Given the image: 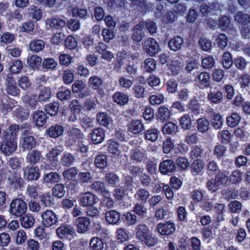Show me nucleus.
Here are the masks:
<instances>
[{
  "label": "nucleus",
  "instance_id": "1",
  "mask_svg": "<svg viewBox=\"0 0 250 250\" xmlns=\"http://www.w3.org/2000/svg\"><path fill=\"white\" fill-rule=\"evenodd\" d=\"M26 209V204L21 199L13 200L10 204V212L14 215L21 216L25 213Z\"/></svg>",
  "mask_w": 250,
  "mask_h": 250
},
{
  "label": "nucleus",
  "instance_id": "2",
  "mask_svg": "<svg viewBox=\"0 0 250 250\" xmlns=\"http://www.w3.org/2000/svg\"><path fill=\"white\" fill-rule=\"evenodd\" d=\"M17 148V143L14 138H11V135L6 134L4 141L0 146V151L6 155H9L14 152Z\"/></svg>",
  "mask_w": 250,
  "mask_h": 250
},
{
  "label": "nucleus",
  "instance_id": "3",
  "mask_svg": "<svg viewBox=\"0 0 250 250\" xmlns=\"http://www.w3.org/2000/svg\"><path fill=\"white\" fill-rule=\"evenodd\" d=\"M42 224L45 227H50L55 224L58 219L56 215L50 210H47L42 214Z\"/></svg>",
  "mask_w": 250,
  "mask_h": 250
},
{
  "label": "nucleus",
  "instance_id": "4",
  "mask_svg": "<svg viewBox=\"0 0 250 250\" xmlns=\"http://www.w3.org/2000/svg\"><path fill=\"white\" fill-rule=\"evenodd\" d=\"M143 47L145 51L151 56L157 53L159 49L158 43L151 38L145 41Z\"/></svg>",
  "mask_w": 250,
  "mask_h": 250
},
{
  "label": "nucleus",
  "instance_id": "5",
  "mask_svg": "<svg viewBox=\"0 0 250 250\" xmlns=\"http://www.w3.org/2000/svg\"><path fill=\"white\" fill-rule=\"evenodd\" d=\"M142 233L143 237L142 241L144 242L146 245L148 247H153L157 243V239L152 237L151 233L146 226H142Z\"/></svg>",
  "mask_w": 250,
  "mask_h": 250
},
{
  "label": "nucleus",
  "instance_id": "6",
  "mask_svg": "<svg viewBox=\"0 0 250 250\" xmlns=\"http://www.w3.org/2000/svg\"><path fill=\"white\" fill-rule=\"evenodd\" d=\"M157 229L159 233L166 235L171 234L175 230L174 224L169 222L159 224Z\"/></svg>",
  "mask_w": 250,
  "mask_h": 250
},
{
  "label": "nucleus",
  "instance_id": "7",
  "mask_svg": "<svg viewBox=\"0 0 250 250\" xmlns=\"http://www.w3.org/2000/svg\"><path fill=\"white\" fill-rule=\"evenodd\" d=\"M33 121L35 125L38 127L43 126L46 122V115L42 111L38 110L32 115Z\"/></svg>",
  "mask_w": 250,
  "mask_h": 250
},
{
  "label": "nucleus",
  "instance_id": "8",
  "mask_svg": "<svg viewBox=\"0 0 250 250\" xmlns=\"http://www.w3.org/2000/svg\"><path fill=\"white\" fill-rule=\"evenodd\" d=\"M56 233L60 238L68 237L69 236H73L75 234L74 229L70 226H62L56 229Z\"/></svg>",
  "mask_w": 250,
  "mask_h": 250
},
{
  "label": "nucleus",
  "instance_id": "9",
  "mask_svg": "<svg viewBox=\"0 0 250 250\" xmlns=\"http://www.w3.org/2000/svg\"><path fill=\"white\" fill-rule=\"evenodd\" d=\"M7 86L6 91L8 94L13 96H17L20 93V90L16 85V83L11 77H8L6 79Z\"/></svg>",
  "mask_w": 250,
  "mask_h": 250
},
{
  "label": "nucleus",
  "instance_id": "10",
  "mask_svg": "<svg viewBox=\"0 0 250 250\" xmlns=\"http://www.w3.org/2000/svg\"><path fill=\"white\" fill-rule=\"evenodd\" d=\"M175 169V164L173 162L170 160L164 161L160 164V171L163 174H167L168 173L172 172Z\"/></svg>",
  "mask_w": 250,
  "mask_h": 250
},
{
  "label": "nucleus",
  "instance_id": "11",
  "mask_svg": "<svg viewBox=\"0 0 250 250\" xmlns=\"http://www.w3.org/2000/svg\"><path fill=\"white\" fill-rule=\"evenodd\" d=\"M95 202V195L89 192L82 194L80 199V203L83 206H91Z\"/></svg>",
  "mask_w": 250,
  "mask_h": 250
},
{
  "label": "nucleus",
  "instance_id": "12",
  "mask_svg": "<svg viewBox=\"0 0 250 250\" xmlns=\"http://www.w3.org/2000/svg\"><path fill=\"white\" fill-rule=\"evenodd\" d=\"M24 176L28 180H37L40 176L39 169L35 167H27L24 170Z\"/></svg>",
  "mask_w": 250,
  "mask_h": 250
},
{
  "label": "nucleus",
  "instance_id": "13",
  "mask_svg": "<svg viewBox=\"0 0 250 250\" xmlns=\"http://www.w3.org/2000/svg\"><path fill=\"white\" fill-rule=\"evenodd\" d=\"M104 138V130L97 128L93 130L91 134V140L93 143L97 144L102 142Z\"/></svg>",
  "mask_w": 250,
  "mask_h": 250
},
{
  "label": "nucleus",
  "instance_id": "14",
  "mask_svg": "<svg viewBox=\"0 0 250 250\" xmlns=\"http://www.w3.org/2000/svg\"><path fill=\"white\" fill-rule=\"evenodd\" d=\"M183 42V38L177 36L169 40L168 46L170 50L176 51L181 49Z\"/></svg>",
  "mask_w": 250,
  "mask_h": 250
},
{
  "label": "nucleus",
  "instance_id": "15",
  "mask_svg": "<svg viewBox=\"0 0 250 250\" xmlns=\"http://www.w3.org/2000/svg\"><path fill=\"white\" fill-rule=\"evenodd\" d=\"M105 217L108 224H116L120 220V215L117 211L111 210L106 212Z\"/></svg>",
  "mask_w": 250,
  "mask_h": 250
},
{
  "label": "nucleus",
  "instance_id": "16",
  "mask_svg": "<svg viewBox=\"0 0 250 250\" xmlns=\"http://www.w3.org/2000/svg\"><path fill=\"white\" fill-rule=\"evenodd\" d=\"M22 147L24 150L31 149L35 147L36 142L31 136H24L22 139Z\"/></svg>",
  "mask_w": 250,
  "mask_h": 250
},
{
  "label": "nucleus",
  "instance_id": "17",
  "mask_svg": "<svg viewBox=\"0 0 250 250\" xmlns=\"http://www.w3.org/2000/svg\"><path fill=\"white\" fill-rule=\"evenodd\" d=\"M20 220L21 226L27 229L31 228L35 223L34 217L30 214H24Z\"/></svg>",
  "mask_w": 250,
  "mask_h": 250
},
{
  "label": "nucleus",
  "instance_id": "18",
  "mask_svg": "<svg viewBox=\"0 0 250 250\" xmlns=\"http://www.w3.org/2000/svg\"><path fill=\"white\" fill-rule=\"evenodd\" d=\"M78 232L79 233L85 232L88 229L90 224L89 219L86 217H79L77 219Z\"/></svg>",
  "mask_w": 250,
  "mask_h": 250
},
{
  "label": "nucleus",
  "instance_id": "19",
  "mask_svg": "<svg viewBox=\"0 0 250 250\" xmlns=\"http://www.w3.org/2000/svg\"><path fill=\"white\" fill-rule=\"evenodd\" d=\"M28 14L32 19L36 21L41 20L42 17V10L34 5H32L28 8Z\"/></svg>",
  "mask_w": 250,
  "mask_h": 250
},
{
  "label": "nucleus",
  "instance_id": "20",
  "mask_svg": "<svg viewBox=\"0 0 250 250\" xmlns=\"http://www.w3.org/2000/svg\"><path fill=\"white\" fill-rule=\"evenodd\" d=\"M46 24L51 28L60 29L65 26V22L59 19L52 18L47 20Z\"/></svg>",
  "mask_w": 250,
  "mask_h": 250
},
{
  "label": "nucleus",
  "instance_id": "21",
  "mask_svg": "<svg viewBox=\"0 0 250 250\" xmlns=\"http://www.w3.org/2000/svg\"><path fill=\"white\" fill-rule=\"evenodd\" d=\"M63 132V127L60 125L51 126L47 131L49 136L52 138H57L60 136Z\"/></svg>",
  "mask_w": 250,
  "mask_h": 250
},
{
  "label": "nucleus",
  "instance_id": "22",
  "mask_svg": "<svg viewBox=\"0 0 250 250\" xmlns=\"http://www.w3.org/2000/svg\"><path fill=\"white\" fill-rule=\"evenodd\" d=\"M8 180L9 184L15 188L20 187L23 183L22 178L16 173L12 174L9 177Z\"/></svg>",
  "mask_w": 250,
  "mask_h": 250
},
{
  "label": "nucleus",
  "instance_id": "23",
  "mask_svg": "<svg viewBox=\"0 0 250 250\" xmlns=\"http://www.w3.org/2000/svg\"><path fill=\"white\" fill-rule=\"evenodd\" d=\"M201 85L205 87H208L210 84V76L207 72L201 73L196 80Z\"/></svg>",
  "mask_w": 250,
  "mask_h": 250
},
{
  "label": "nucleus",
  "instance_id": "24",
  "mask_svg": "<svg viewBox=\"0 0 250 250\" xmlns=\"http://www.w3.org/2000/svg\"><path fill=\"white\" fill-rule=\"evenodd\" d=\"M91 188L96 191L101 192L104 196L106 197L109 195L108 192L105 189L104 184L102 182H95L91 185Z\"/></svg>",
  "mask_w": 250,
  "mask_h": 250
},
{
  "label": "nucleus",
  "instance_id": "25",
  "mask_svg": "<svg viewBox=\"0 0 250 250\" xmlns=\"http://www.w3.org/2000/svg\"><path fill=\"white\" fill-rule=\"evenodd\" d=\"M177 130V125L172 122H168L165 124L162 127V132L164 134H174L176 133Z\"/></svg>",
  "mask_w": 250,
  "mask_h": 250
},
{
  "label": "nucleus",
  "instance_id": "26",
  "mask_svg": "<svg viewBox=\"0 0 250 250\" xmlns=\"http://www.w3.org/2000/svg\"><path fill=\"white\" fill-rule=\"evenodd\" d=\"M44 45L45 43L42 40H36L30 42L29 47L32 51L38 52L44 48Z\"/></svg>",
  "mask_w": 250,
  "mask_h": 250
},
{
  "label": "nucleus",
  "instance_id": "27",
  "mask_svg": "<svg viewBox=\"0 0 250 250\" xmlns=\"http://www.w3.org/2000/svg\"><path fill=\"white\" fill-rule=\"evenodd\" d=\"M98 122L102 125L106 126L111 122V119L106 113H99L97 115Z\"/></svg>",
  "mask_w": 250,
  "mask_h": 250
},
{
  "label": "nucleus",
  "instance_id": "28",
  "mask_svg": "<svg viewBox=\"0 0 250 250\" xmlns=\"http://www.w3.org/2000/svg\"><path fill=\"white\" fill-rule=\"evenodd\" d=\"M114 101L117 104L124 105L128 101V97L123 93L116 92L113 96Z\"/></svg>",
  "mask_w": 250,
  "mask_h": 250
},
{
  "label": "nucleus",
  "instance_id": "29",
  "mask_svg": "<svg viewBox=\"0 0 250 250\" xmlns=\"http://www.w3.org/2000/svg\"><path fill=\"white\" fill-rule=\"evenodd\" d=\"M204 167L203 161L200 159L195 160L192 163L191 168L192 172L199 174L201 173Z\"/></svg>",
  "mask_w": 250,
  "mask_h": 250
},
{
  "label": "nucleus",
  "instance_id": "30",
  "mask_svg": "<svg viewBox=\"0 0 250 250\" xmlns=\"http://www.w3.org/2000/svg\"><path fill=\"white\" fill-rule=\"evenodd\" d=\"M234 20L238 22L247 24L250 22V16L242 12H238L235 14Z\"/></svg>",
  "mask_w": 250,
  "mask_h": 250
},
{
  "label": "nucleus",
  "instance_id": "31",
  "mask_svg": "<svg viewBox=\"0 0 250 250\" xmlns=\"http://www.w3.org/2000/svg\"><path fill=\"white\" fill-rule=\"evenodd\" d=\"M41 157V153L37 150H33L29 152L27 159L28 161L31 164H36L40 159Z\"/></svg>",
  "mask_w": 250,
  "mask_h": 250
},
{
  "label": "nucleus",
  "instance_id": "32",
  "mask_svg": "<svg viewBox=\"0 0 250 250\" xmlns=\"http://www.w3.org/2000/svg\"><path fill=\"white\" fill-rule=\"evenodd\" d=\"M96 166L99 168H104L107 166V159L106 156L103 154L98 155L95 159Z\"/></svg>",
  "mask_w": 250,
  "mask_h": 250
},
{
  "label": "nucleus",
  "instance_id": "33",
  "mask_svg": "<svg viewBox=\"0 0 250 250\" xmlns=\"http://www.w3.org/2000/svg\"><path fill=\"white\" fill-rule=\"evenodd\" d=\"M52 191L54 196L61 198L64 195L65 193L64 186L61 184H57L53 188Z\"/></svg>",
  "mask_w": 250,
  "mask_h": 250
},
{
  "label": "nucleus",
  "instance_id": "34",
  "mask_svg": "<svg viewBox=\"0 0 250 250\" xmlns=\"http://www.w3.org/2000/svg\"><path fill=\"white\" fill-rule=\"evenodd\" d=\"M158 130L156 128L147 130L145 133V138L146 140L155 142L158 137Z\"/></svg>",
  "mask_w": 250,
  "mask_h": 250
},
{
  "label": "nucleus",
  "instance_id": "35",
  "mask_svg": "<svg viewBox=\"0 0 250 250\" xmlns=\"http://www.w3.org/2000/svg\"><path fill=\"white\" fill-rule=\"evenodd\" d=\"M222 63L226 69L229 68L233 63L231 54L228 52H225L222 56Z\"/></svg>",
  "mask_w": 250,
  "mask_h": 250
},
{
  "label": "nucleus",
  "instance_id": "36",
  "mask_svg": "<svg viewBox=\"0 0 250 250\" xmlns=\"http://www.w3.org/2000/svg\"><path fill=\"white\" fill-rule=\"evenodd\" d=\"M240 119V116L237 113H233L227 118V124L229 126L233 127L238 124Z\"/></svg>",
  "mask_w": 250,
  "mask_h": 250
},
{
  "label": "nucleus",
  "instance_id": "37",
  "mask_svg": "<svg viewBox=\"0 0 250 250\" xmlns=\"http://www.w3.org/2000/svg\"><path fill=\"white\" fill-rule=\"evenodd\" d=\"M90 246L92 250H102L104 248L103 241L97 237H94L91 239Z\"/></svg>",
  "mask_w": 250,
  "mask_h": 250
},
{
  "label": "nucleus",
  "instance_id": "38",
  "mask_svg": "<svg viewBox=\"0 0 250 250\" xmlns=\"http://www.w3.org/2000/svg\"><path fill=\"white\" fill-rule=\"evenodd\" d=\"M22 100L31 107H35L37 104L36 96L31 94H26L22 97Z\"/></svg>",
  "mask_w": 250,
  "mask_h": 250
},
{
  "label": "nucleus",
  "instance_id": "39",
  "mask_svg": "<svg viewBox=\"0 0 250 250\" xmlns=\"http://www.w3.org/2000/svg\"><path fill=\"white\" fill-rule=\"evenodd\" d=\"M59 104L57 102L50 103L45 106V111L51 116L55 115L59 110Z\"/></svg>",
  "mask_w": 250,
  "mask_h": 250
},
{
  "label": "nucleus",
  "instance_id": "40",
  "mask_svg": "<svg viewBox=\"0 0 250 250\" xmlns=\"http://www.w3.org/2000/svg\"><path fill=\"white\" fill-rule=\"evenodd\" d=\"M42 59L41 57L34 55L31 56L28 59V64L33 68H35L40 66L41 64Z\"/></svg>",
  "mask_w": 250,
  "mask_h": 250
},
{
  "label": "nucleus",
  "instance_id": "41",
  "mask_svg": "<svg viewBox=\"0 0 250 250\" xmlns=\"http://www.w3.org/2000/svg\"><path fill=\"white\" fill-rule=\"evenodd\" d=\"M209 122L205 119L201 118L197 120V129L202 133L206 132L208 129Z\"/></svg>",
  "mask_w": 250,
  "mask_h": 250
},
{
  "label": "nucleus",
  "instance_id": "42",
  "mask_svg": "<svg viewBox=\"0 0 250 250\" xmlns=\"http://www.w3.org/2000/svg\"><path fill=\"white\" fill-rule=\"evenodd\" d=\"M60 177L56 172H50L46 174L44 178V182L47 183H57L60 181Z\"/></svg>",
  "mask_w": 250,
  "mask_h": 250
},
{
  "label": "nucleus",
  "instance_id": "43",
  "mask_svg": "<svg viewBox=\"0 0 250 250\" xmlns=\"http://www.w3.org/2000/svg\"><path fill=\"white\" fill-rule=\"evenodd\" d=\"M170 111L167 107L161 106L158 109V118L162 121H167L170 116Z\"/></svg>",
  "mask_w": 250,
  "mask_h": 250
},
{
  "label": "nucleus",
  "instance_id": "44",
  "mask_svg": "<svg viewBox=\"0 0 250 250\" xmlns=\"http://www.w3.org/2000/svg\"><path fill=\"white\" fill-rule=\"evenodd\" d=\"M183 66V63L182 62L175 60L172 61L170 64V69L174 74H176L179 73Z\"/></svg>",
  "mask_w": 250,
  "mask_h": 250
},
{
  "label": "nucleus",
  "instance_id": "45",
  "mask_svg": "<svg viewBox=\"0 0 250 250\" xmlns=\"http://www.w3.org/2000/svg\"><path fill=\"white\" fill-rule=\"evenodd\" d=\"M51 93V92L49 87H44L41 89L38 98L40 101H45L50 97Z\"/></svg>",
  "mask_w": 250,
  "mask_h": 250
},
{
  "label": "nucleus",
  "instance_id": "46",
  "mask_svg": "<svg viewBox=\"0 0 250 250\" xmlns=\"http://www.w3.org/2000/svg\"><path fill=\"white\" fill-rule=\"evenodd\" d=\"M20 87L24 90L28 89L31 85V83L28 78L25 76H21L18 81Z\"/></svg>",
  "mask_w": 250,
  "mask_h": 250
},
{
  "label": "nucleus",
  "instance_id": "47",
  "mask_svg": "<svg viewBox=\"0 0 250 250\" xmlns=\"http://www.w3.org/2000/svg\"><path fill=\"white\" fill-rule=\"evenodd\" d=\"M62 77L63 82L66 84H70L74 78L73 72L69 69L63 71Z\"/></svg>",
  "mask_w": 250,
  "mask_h": 250
},
{
  "label": "nucleus",
  "instance_id": "48",
  "mask_svg": "<svg viewBox=\"0 0 250 250\" xmlns=\"http://www.w3.org/2000/svg\"><path fill=\"white\" fill-rule=\"evenodd\" d=\"M228 172L227 171H219L216 176V180L218 184H226L228 181Z\"/></svg>",
  "mask_w": 250,
  "mask_h": 250
},
{
  "label": "nucleus",
  "instance_id": "49",
  "mask_svg": "<svg viewBox=\"0 0 250 250\" xmlns=\"http://www.w3.org/2000/svg\"><path fill=\"white\" fill-rule=\"evenodd\" d=\"M102 83V79L96 76L91 77L89 79V84L93 89H98Z\"/></svg>",
  "mask_w": 250,
  "mask_h": 250
},
{
  "label": "nucleus",
  "instance_id": "50",
  "mask_svg": "<svg viewBox=\"0 0 250 250\" xmlns=\"http://www.w3.org/2000/svg\"><path fill=\"white\" fill-rule=\"evenodd\" d=\"M198 43L202 50L205 51L209 50L212 47L211 42L205 38H201L198 41Z\"/></svg>",
  "mask_w": 250,
  "mask_h": 250
},
{
  "label": "nucleus",
  "instance_id": "51",
  "mask_svg": "<svg viewBox=\"0 0 250 250\" xmlns=\"http://www.w3.org/2000/svg\"><path fill=\"white\" fill-rule=\"evenodd\" d=\"M210 122L211 125L215 129H220L223 125L222 117L219 114L215 115Z\"/></svg>",
  "mask_w": 250,
  "mask_h": 250
},
{
  "label": "nucleus",
  "instance_id": "52",
  "mask_svg": "<svg viewBox=\"0 0 250 250\" xmlns=\"http://www.w3.org/2000/svg\"><path fill=\"white\" fill-rule=\"evenodd\" d=\"M209 100L213 103L220 102L222 99V94L221 92H211L208 95Z\"/></svg>",
  "mask_w": 250,
  "mask_h": 250
},
{
  "label": "nucleus",
  "instance_id": "53",
  "mask_svg": "<svg viewBox=\"0 0 250 250\" xmlns=\"http://www.w3.org/2000/svg\"><path fill=\"white\" fill-rule=\"evenodd\" d=\"M180 124L183 128L186 129H189L191 127V122L189 116L185 115L182 117L180 119Z\"/></svg>",
  "mask_w": 250,
  "mask_h": 250
},
{
  "label": "nucleus",
  "instance_id": "54",
  "mask_svg": "<svg viewBox=\"0 0 250 250\" xmlns=\"http://www.w3.org/2000/svg\"><path fill=\"white\" fill-rule=\"evenodd\" d=\"M199 67L200 64L197 61H191L187 63L186 70L188 72L191 73L199 69Z\"/></svg>",
  "mask_w": 250,
  "mask_h": 250
},
{
  "label": "nucleus",
  "instance_id": "55",
  "mask_svg": "<svg viewBox=\"0 0 250 250\" xmlns=\"http://www.w3.org/2000/svg\"><path fill=\"white\" fill-rule=\"evenodd\" d=\"M106 182L109 185H115L118 182V177L114 173H107L105 176Z\"/></svg>",
  "mask_w": 250,
  "mask_h": 250
},
{
  "label": "nucleus",
  "instance_id": "56",
  "mask_svg": "<svg viewBox=\"0 0 250 250\" xmlns=\"http://www.w3.org/2000/svg\"><path fill=\"white\" fill-rule=\"evenodd\" d=\"M58 63L51 58L44 59L42 62V67L45 69H53L55 68Z\"/></svg>",
  "mask_w": 250,
  "mask_h": 250
},
{
  "label": "nucleus",
  "instance_id": "57",
  "mask_svg": "<svg viewBox=\"0 0 250 250\" xmlns=\"http://www.w3.org/2000/svg\"><path fill=\"white\" fill-rule=\"evenodd\" d=\"M85 83L82 81H77L72 85V89L74 93L82 91L85 87Z\"/></svg>",
  "mask_w": 250,
  "mask_h": 250
},
{
  "label": "nucleus",
  "instance_id": "58",
  "mask_svg": "<svg viewBox=\"0 0 250 250\" xmlns=\"http://www.w3.org/2000/svg\"><path fill=\"white\" fill-rule=\"evenodd\" d=\"M228 207L231 212L236 213L241 210L242 205L238 201H234L230 202L229 204Z\"/></svg>",
  "mask_w": 250,
  "mask_h": 250
},
{
  "label": "nucleus",
  "instance_id": "59",
  "mask_svg": "<svg viewBox=\"0 0 250 250\" xmlns=\"http://www.w3.org/2000/svg\"><path fill=\"white\" fill-rule=\"evenodd\" d=\"M72 57L68 54H61L59 56L60 63L61 65L68 66L71 63Z\"/></svg>",
  "mask_w": 250,
  "mask_h": 250
},
{
  "label": "nucleus",
  "instance_id": "60",
  "mask_svg": "<svg viewBox=\"0 0 250 250\" xmlns=\"http://www.w3.org/2000/svg\"><path fill=\"white\" fill-rule=\"evenodd\" d=\"M108 150L110 153L117 155H119L120 153L119 144L115 142H110L108 146Z\"/></svg>",
  "mask_w": 250,
  "mask_h": 250
},
{
  "label": "nucleus",
  "instance_id": "61",
  "mask_svg": "<svg viewBox=\"0 0 250 250\" xmlns=\"http://www.w3.org/2000/svg\"><path fill=\"white\" fill-rule=\"evenodd\" d=\"M230 20L227 16H223L219 20L218 26L222 30L226 29L229 25Z\"/></svg>",
  "mask_w": 250,
  "mask_h": 250
},
{
  "label": "nucleus",
  "instance_id": "62",
  "mask_svg": "<svg viewBox=\"0 0 250 250\" xmlns=\"http://www.w3.org/2000/svg\"><path fill=\"white\" fill-rule=\"evenodd\" d=\"M141 121L136 120L132 122L130 126V131L134 134H139L141 131Z\"/></svg>",
  "mask_w": 250,
  "mask_h": 250
},
{
  "label": "nucleus",
  "instance_id": "63",
  "mask_svg": "<svg viewBox=\"0 0 250 250\" xmlns=\"http://www.w3.org/2000/svg\"><path fill=\"white\" fill-rule=\"evenodd\" d=\"M145 69L148 72H151L155 69V63L152 58L147 59L145 61Z\"/></svg>",
  "mask_w": 250,
  "mask_h": 250
},
{
  "label": "nucleus",
  "instance_id": "64",
  "mask_svg": "<svg viewBox=\"0 0 250 250\" xmlns=\"http://www.w3.org/2000/svg\"><path fill=\"white\" fill-rule=\"evenodd\" d=\"M77 42L73 37L69 36L65 40V46L69 49H73L76 47Z\"/></svg>",
  "mask_w": 250,
  "mask_h": 250
}]
</instances>
